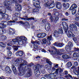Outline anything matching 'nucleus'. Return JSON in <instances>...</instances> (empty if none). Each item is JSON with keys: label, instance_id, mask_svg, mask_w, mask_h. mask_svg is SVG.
Segmentation results:
<instances>
[{"label": "nucleus", "instance_id": "nucleus-1", "mask_svg": "<svg viewBox=\"0 0 79 79\" xmlns=\"http://www.w3.org/2000/svg\"><path fill=\"white\" fill-rule=\"evenodd\" d=\"M26 42H27V38L24 36H21L20 37H18L16 38L15 39H13L12 41L7 44V45L11 46L12 45H14L15 43H18L19 44L23 45Z\"/></svg>", "mask_w": 79, "mask_h": 79}, {"label": "nucleus", "instance_id": "nucleus-2", "mask_svg": "<svg viewBox=\"0 0 79 79\" xmlns=\"http://www.w3.org/2000/svg\"><path fill=\"white\" fill-rule=\"evenodd\" d=\"M73 47V43L71 42H69L68 46L65 47V50L68 52H69L71 51V47Z\"/></svg>", "mask_w": 79, "mask_h": 79}, {"label": "nucleus", "instance_id": "nucleus-3", "mask_svg": "<svg viewBox=\"0 0 79 79\" xmlns=\"http://www.w3.org/2000/svg\"><path fill=\"white\" fill-rule=\"evenodd\" d=\"M33 5L34 6L38 8H41L40 6V2L39 0H33Z\"/></svg>", "mask_w": 79, "mask_h": 79}, {"label": "nucleus", "instance_id": "nucleus-4", "mask_svg": "<svg viewBox=\"0 0 79 79\" xmlns=\"http://www.w3.org/2000/svg\"><path fill=\"white\" fill-rule=\"evenodd\" d=\"M9 15L6 14L0 13V19L5 18L6 21L10 20Z\"/></svg>", "mask_w": 79, "mask_h": 79}, {"label": "nucleus", "instance_id": "nucleus-5", "mask_svg": "<svg viewBox=\"0 0 79 79\" xmlns=\"http://www.w3.org/2000/svg\"><path fill=\"white\" fill-rule=\"evenodd\" d=\"M69 28L71 31L73 30V31H76V32H77L78 31V29H77V26L73 23L70 24Z\"/></svg>", "mask_w": 79, "mask_h": 79}, {"label": "nucleus", "instance_id": "nucleus-6", "mask_svg": "<svg viewBox=\"0 0 79 79\" xmlns=\"http://www.w3.org/2000/svg\"><path fill=\"white\" fill-rule=\"evenodd\" d=\"M35 69L34 71V74L36 77H38L40 76V70L39 69V67H37V66H35Z\"/></svg>", "mask_w": 79, "mask_h": 79}, {"label": "nucleus", "instance_id": "nucleus-7", "mask_svg": "<svg viewBox=\"0 0 79 79\" xmlns=\"http://www.w3.org/2000/svg\"><path fill=\"white\" fill-rule=\"evenodd\" d=\"M45 6L48 7V8H53L55 7V3L53 1L52 2L51 4H48L47 3H46L45 4Z\"/></svg>", "mask_w": 79, "mask_h": 79}, {"label": "nucleus", "instance_id": "nucleus-8", "mask_svg": "<svg viewBox=\"0 0 79 79\" xmlns=\"http://www.w3.org/2000/svg\"><path fill=\"white\" fill-rule=\"evenodd\" d=\"M8 25V22L6 21H2L0 23V27L1 28H5L6 26Z\"/></svg>", "mask_w": 79, "mask_h": 79}, {"label": "nucleus", "instance_id": "nucleus-9", "mask_svg": "<svg viewBox=\"0 0 79 79\" xmlns=\"http://www.w3.org/2000/svg\"><path fill=\"white\" fill-rule=\"evenodd\" d=\"M52 48L53 49V50H52L51 52V54H57L59 52V50H57L55 47L52 46Z\"/></svg>", "mask_w": 79, "mask_h": 79}, {"label": "nucleus", "instance_id": "nucleus-10", "mask_svg": "<svg viewBox=\"0 0 79 79\" xmlns=\"http://www.w3.org/2000/svg\"><path fill=\"white\" fill-rule=\"evenodd\" d=\"M31 43L33 44H34L33 47L34 48H38V46L37 44L40 45V41H31Z\"/></svg>", "mask_w": 79, "mask_h": 79}, {"label": "nucleus", "instance_id": "nucleus-11", "mask_svg": "<svg viewBox=\"0 0 79 79\" xmlns=\"http://www.w3.org/2000/svg\"><path fill=\"white\" fill-rule=\"evenodd\" d=\"M56 8H58V9H59V10L62 8V5L60 2H56Z\"/></svg>", "mask_w": 79, "mask_h": 79}, {"label": "nucleus", "instance_id": "nucleus-12", "mask_svg": "<svg viewBox=\"0 0 79 79\" xmlns=\"http://www.w3.org/2000/svg\"><path fill=\"white\" fill-rule=\"evenodd\" d=\"M67 35L68 37H69V38H71V37H75V35L74 34H73V33L70 31V30H69L68 31V33L67 34Z\"/></svg>", "mask_w": 79, "mask_h": 79}, {"label": "nucleus", "instance_id": "nucleus-13", "mask_svg": "<svg viewBox=\"0 0 79 79\" xmlns=\"http://www.w3.org/2000/svg\"><path fill=\"white\" fill-rule=\"evenodd\" d=\"M77 5L75 3H73L72 4L71 6L70 7V8H69V11H71L72 9H75L76 8H77Z\"/></svg>", "mask_w": 79, "mask_h": 79}, {"label": "nucleus", "instance_id": "nucleus-14", "mask_svg": "<svg viewBox=\"0 0 79 79\" xmlns=\"http://www.w3.org/2000/svg\"><path fill=\"white\" fill-rule=\"evenodd\" d=\"M50 24L49 23H47L45 25V28L46 31H48L50 29Z\"/></svg>", "mask_w": 79, "mask_h": 79}, {"label": "nucleus", "instance_id": "nucleus-15", "mask_svg": "<svg viewBox=\"0 0 79 79\" xmlns=\"http://www.w3.org/2000/svg\"><path fill=\"white\" fill-rule=\"evenodd\" d=\"M59 33L57 31H55L54 32V37H58V35H59Z\"/></svg>", "mask_w": 79, "mask_h": 79}, {"label": "nucleus", "instance_id": "nucleus-16", "mask_svg": "<svg viewBox=\"0 0 79 79\" xmlns=\"http://www.w3.org/2000/svg\"><path fill=\"white\" fill-rule=\"evenodd\" d=\"M62 24L64 29L65 28V27H66L67 28H68V24H67V23L65 22H62Z\"/></svg>", "mask_w": 79, "mask_h": 79}, {"label": "nucleus", "instance_id": "nucleus-17", "mask_svg": "<svg viewBox=\"0 0 79 79\" xmlns=\"http://www.w3.org/2000/svg\"><path fill=\"white\" fill-rule=\"evenodd\" d=\"M16 55L18 56H22L23 55V52L22 51H18L16 53Z\"/></svg>", "mask_w": 79, "mask_h": 79}, {"label": "nucleus", "instance_id": "nucleus-18", "mask_svg": "<svg viewBox=\"0 0 79 79\" xmlns=\"http://www.w3.org/2000/svg\"><path fill=\"white\" fill-rule=\"evenodd\" d=\"M11 68L13 71V72L14 73H16V67H15V65H12Z\"/></svg>", "mask_w": 79, "mask_h": 79}, {"label": "nucleus", "instance_id": "nucleus-19", "mask_svg": "<svg viewBox=\"0 0 79 79\" xmlns=\"http://www.w3.org/2000/svg\"><path fill=\"white\" fill-rule=\"evenodd\" d=\"M73 56L74 58H77L79 56V54L77 52H74L73 54Z\"/></svg>", "mask_w": 79, "mask_h": 79}, {"label": "nucleus", "instance_id": "nucleus-20", "mask_svg": "<svg viewBox=\"0 0 79 79\" xmlns=\"http://www.w3.org/2000/svg\"><path fill=\"white\" fill-rule=\"evenodd\" d=\"M46 35H47V34L45 33H43L41 34L40 36L39 37V38H44Z\"/></svg>", "mask_w": 79, "mask_h": 79}, {"label": "nucleus", "instance_id": "nucleus-21", "mask_svg": "<svg viewBox=\"0 0 79 79\" xmlns=\"http://www.w3.org/2000/svg\"><path fill=\"white\" fill-rule=\"evenodd\" d=\"M31 75L32 72H31V71H30V72L27 73V74H26V76H27V77H30Z\"/></svg>", "mask_w": 79, "mask_h": 79}, {"label": "nucleus", "instance_id": "nucleus-22", "mask_svg": "<svg viewBox=\"0 0 79 79\" xmlns=\"http://www.w3.org/2000/svg\"><path fill=\"white\" fill-rule=\"evenodd\" d=\"M66 64L68 68H70L72 66V63L71 62H68Z\"/></svg>", "mask_w": 79, "mask_h": 79}, {"label": "nucleus", "instance_id": "nucleus-23", "mask_svg": "<svg viewBox=\"0 0 79 79\" xmlns=\"http://www.w3.org/2000/svg\"><path fill=\"white\" fill-rule=\"evenodd\" d=\"M5 70L6 71H7V72L8 73V72H9V71H10L11 70H10V67H9L8 66H7L6 67Z\"/></svg>", "mask_w": 79, "mask_h": 79}, {"label": "nucleus", "instance_id": "nucleus-24", "mask_svg": "<svg viewBox=\"0 0 79 79\" xmlns=\"http://www.w3.org/2000/svg\"><path fill=\"white\" fill-rule=\"evenodd\" d=\"M45 68L49 71H50L51 70V67L49 66L48 64H46L45 65Z\"/></svg>", "mask_w": 79, "mask_h": 79}, {"label": "nucleus", "instance_id": "nucleus-25", "mask_svg": "<svg viewBox=\"0 0 79 79\" xmlns=\"http://www.w3.org/2000/svg\"><path fill=\"white\" fill-rule=\"evenodd\" d=\"M57 32L59 34H63V31L62 29L61 28H59L58 29V31H57Z\"/></svg>", "mask_w": 79, "mask_h": 79}, {"label": "nucleus", "instance_id": "nucleus-26", "mask_svg": "<svg viewBox=\"0 0 79 79\" xmlns=\"http://www.w3.org/2000/svg\"><path fill=\"white\" fill-rule=\"evenodd\" d=\"M15 5L16 6H17V8L18 10H19V11H20V10H21V9H22V7H21V6L20 5H17L16 4H15Z\"/></svg>", "mask_w": 79, "mask_h": 79}, {"label": "nucleus", "instance_id": "nucleus-27", "mask_svg": "<svg viewBox=\"0 0 79 79\" xmlns=\"http://www.w3.org/2000/svg\"><path fill=\"white\" fill-rule=\"evenodd\" d=\"M0 46L2 47H3V48H4V47H6V44L3 43L1 42L0 43Z\"/></svg>", "mask_w": 79, "mask_h": 79}, {"label": "nucleus", "instance_id": "nucleus-28", "mask_svg": "<svg viewBox=\"0 0 79 79\" xmlns=\"http://www.w3.org/2000/svg\"><path fill=\"white\" fill-rule=\"evenodd\" d=\"M74 67H72L71 68L72 69H73L74 68V67H76V66H78V63L77 62H75L74 63Z\"/></svg>", "mask_w": 79, "mask_h": 79}, {"label": "nucleus", "instance_id": "nucleus-29", "mask_svg": "<svg viewBox=\"0 0 79 79\" xmlns=\"http://www.w3.org/2000/svg\"><path fill=\"white\" fill-rule=\"evenodd\" d=\"M68 54H64L62 56V57L64 59H67V58H68Z\"/></svg>", "mask_w": 79, "mask_h": 79}, {"label": "nucleus", "instance_id": "nucleus-30", "mask_svg": "<svg viewBox=\"0 0 79 79\" xmlns=\"http://www.w3.org/2000/svg\"><path fill=\"white\" fill-rule=\"evenodd\" d=\"M71 10L72 15H75L76 13V9H72Z\"/></svg>", "mask_w": 79, "mask_h": 79}, {"label": "nucleus", "instance_id": "nucleus-31", "mask_svg": "<svg viewBox=\"0 0 79 79\" xmlns=\"http://www.w3.org/2000/svg\"><path fill=\"white\" fill-rule=\"evenodd\" d=\"M39 10L38 9H35L33 10V13H39Z\"/></svg>", "mask_w": 79, "mask_h": 79}, {"label": "nucleus", "instance_id": "nucleus-32", "mask_svg": "<svg viewBox=\"0 0 79 79\" xmlns=\"http://www.w3.org/2000/svg\"><path fill=\"white\" fill-rule=\"evenodd\" d=\"M9 3H10V2H9V1H7L6 2H4V6H8V5H9Z\"/></svg>", "mask_w": 79, "mask_h": 79}, {"label": "nucleus", "instance_id": "nucleus-33", "mask_svg": "<svg viewBox=\"0 0 79 79\" xmlns=\"http://www.w3.org/2000/svg\"><path fill=\"white\" fill-rule=\"evenodd\" d=\"M7 55L9 56H11V55L12 54V53L10 51H8L7 52Z\"/></svg>", "mask_w": 79, "mask_h": 79}, {"label": "nucleus", "instance_id": "nucleus-34", "mask_svg": "<svg viewBox=\"0 0 79 79\" xmlns=\"http://www.w3.org/2000/svg\"><path fill=\"white\" fill-rule=\"evenodd\" d=\"M12 20L13 21H18V17L14 16L12 18Z\"/></svg>", "mask_w": 79, "mask_h": 79}, {"label": "nucleus", "instance_id": "nucleus-35", "mask_svg": "<svg viewBox=\"0 0 79 79\" xmlns=\"http://www.w3.org/2000/svg\"><path fill=\"white\" fill-rule=\"evenodd\" d=\"M53 76H54V73L49 74V79H53Z\"/></svg>", "mask_w": 79, "mask_h": 79}, {"label": "nucleus", "instance_id": "nucleus-36", "mask_svg": "<svg viewBox=\"0 0 79 79\" xmlns=\"http://www.w3.org/2000/svg\"><path fill=\"white\" fill-rule=\"evenodd\" d=\"M53 39V38H52V35L49 36H48L47 38V40H48L49 41H50V40H52Z\"/></svg>", "mask_w": 79, "mask_h": 79}, {"label": "nucleus", "instance_id": "nucleus-37", "mask_svg": "<svg viewBox=\"0 0 79 79\" xmlns=\"http://www.w3.org/2000/svg\"><path fill=\"white\" fill-rule=\"evenodd\" d=\"M46 62L47 63H48L50 65H52V62L50 61L49 60H48V59H46Z\"/></svg>", "mask_w": 79, "mask_h": 79}, {"label": "nucleus", "instance_id": "nucleus-38", "mask_svg": "<svg viewBox=\"0 0 79 79\" xmlns=\"http://www.w3.org/2000/svg\"><path fill=\"white\" fill-rule=\"evenodd\" d=\"M29 20H34V21H35V19H34V17L27 18V21H29Z\"/></svg>", "mask_w": 79, "mask_h": 79}, {"label": "nucleus", "instance_id": "nucleus-39", "mask_svg": "<svg viewBox=\"0 0 79 79\" xmlns=\"http://www.w3.org/2000/svg\"><path fill=\"white\" fill-rule=\"evenodd\" d=\"M69 7V4L68 3H67L66 4L65 6V8L66 9H67V8H68Z\"/></svg>", "mask_w": 79, "mask_h": 79}, {"label": "nucleus", "instance_id": "nucleus-40", "mask_svg": "<svg viewBox=\"0 0 79 79\" xmlns=\"http://www.w3.org/2000/svg\"><path fill=\"white\" fill-rule=\"evenodd\" d=\"M13 48L15 51L18 50V47L16 46H13Z\"/></svg>", "mask_w": 79, "mask_h": 79}, {"label": "nucleus", "instance_id": "nucleus-41", "mask_svg": "<svg viewBox=\"0 0 79 79\" xmlns=\"http://www.w3.org/2000/svg\"><path fill=\"white\" fill-rule=\"evenodd\" d=\"M13 31H15V30L12 29V28H10L9 29V32L10 34H11Z\"/></svg>", "mask_w": 79, "mask_h": 79}, {"label": "nucleus", "instance_id": "nucleus-42", "mask_svg": "<svg viewBox=\"0 0 79 79\" xmlns=\"http://www.w3.org/2000/svg\"><path fill=\"white\" fill-rule=\"evenodd\" d=\"M42 42L44 44H46L47 43V39L44 38L42 40Z\"/></svg>", "mask_w": 79, "mask_h": 79}, {"label": "nucleus", "instance_id": "nucleus-43", "mask_svg": "<svg viewBox=\"0 0 79 79\" xmlns=\"http://www.w3.org/2000/svg\"><path fill=\"white\" fill-rule=\"evenodd\" d=\"M63 45H64V44H61V43H59L58 47H62L63 46Z\"/></svg>", "mask_w": 79, "mask_h": 79}, {"label": "nucleus", "instance_id": "nucleus-44", "mask_svg": "<svg viewBox=\"0 0 79 79\" xmlns=\"http://www.w3.org/2000/svg\"><path fill=\"white\" fill-rule=\"evenodd\" d=\"M15 16H16L17 18H18V17L19 18L20 17L21 15H19V14H18V13H15Z\"/></svg>", "mask_w": 79, "mask_h": 79}, {"label": "nucleus", "instance_id": "nucleus-45", "mask_svg": "<svg viewBox=\"0 0 79 79\" xmlns=\"http://www.w3.org/2000/svg\"><path fill=\"white\" fill-rule=\"evenodd\" d=\"M11 2L12 3H17V1L16 0H11Z\"/></svg>", "mask_w": 79, "mask_h": 79}, {"label": "nucleus", "instance_id": "nucleus-46", "mask_svg": "<svg viewBox=\"0 0 79 79\" xmlns=\"http://www.w3.org/2000/svg\"><path fill=\"white\" fill-rule=\"evenodd\" d=\"M21 19L22 21H27V18H22Z\"/></svg>", "mask_w": 79, "mask_h": 79}, {"label": "nucleus", "instance_id": "nucleus-47", "mask_svg": "<svg viewBox=\"0 0 79 79\" xmlns=\"http://www.w3.org/2000/svg\"><path fill=\"white\" fill-rule=\"evenodd\" d=\"M58 71H59V68L57 69L56 70V75H60L59 74H58Z\"/></svg>", "mask_w": 79, "mask_h": 79}, {"label": "nucleus", "instance_id": "nucleus-48", "mask_svg": "<svg viewBox=\"0 0 79 79\" xmlns=\"http://www.w3.org/2000/svg\"><path fill=\"white\" fill-rule=\"evenodd\" d=\"M59 75H58V76H56L55 75L53 77V78H52V79H58V77H59Z\"/></svg>", "mask_w": 79, "mask_h": 79}, {"label": "nucleus", "instance_id": "nucleus-49", "mask_svg": "<svg viewBox=\"0 0 79 79\" xmlns=\"http://www.w3.org/2000/svg\"><path fill=\"white\" fill-rule=\"evenodd\" d=\"M59 44V43H58L57 42H56L54 43L53 45L56 47H58Z\"/></svg>", "mask_w": 79, "mask_h": 79}, {"label": "nucleus", "instance_id": "nucleus-50", "mask_svg": "<svg viewBox=\"0 0 79 79\" xmlns=\"http://www.w3.org/2000/svg\"><path fill=\"white\" fill-rule=\"evenodd\" d=\"M74 51L75 52H78L79 51V48H78L75 47L74 48Z\"/></svg>", "mask_w": 79, "mask_h": 79}, {"label": "nucleus", "instance_id": "nucleus-51", "mask_svg": "<svg viewBox=\"0 0 79 79\" xmlns=\"http://www.w3.org/2000/svg\"><path fill=\"white\" fill-rule=\"evenodd\" d=\"M2 13H3V14H5V13H6V9H4L2 11Z\"/></svg>", "mask_w": 79, "mask_h": 79}, {"label": "nucleus", "instance_id": "nucleus-52", "mask_svg": "<svg viewBox=\"0 0 79 79\" xmlns=\"http://www.w3.org/2000/svg\"><path fill=\"white\" fill-rule=\"evenodd\" d=\"M7 10H11V7H10V6L9 5L7 6Z\"/></svg>", "mask_w": 79, "mask_h": 79}, {"label": "nucleus", "instance_id": "nucleus-53", "mask_svg": "<svg viewBox=\"0 0 79 79\" xmlns=\"http://www.w3.org/2000/svg\"><path fill=\"white\" fill-rule=\"evenodd\" d=\"M45 77L46 78L50 79V74H48L45 75Z\"/></svg>", "mask_w": 79, "mask_h": 79}, {"label": "nucleus", "instance_id": "nucleus-54", "mask_svg": "<svg viewBox=\"0 0 79 79\" xmlns=\"http://www.w3.org/2000/svg\"><path fill=\"white\" fill-rule=\"evenodd\" d=\"M41 72L42 73H43V74H44V73H45V68L42 69V70H41Z\"/></svg>", "mask_w": 79, "mask_h": 79}, {"label": "nucleus", "instance_id": "nucleus-55", "mask_svg": "<svg viewBox=\"0 0 79 79\" xmlns=\"http://www.w3.org/2000/svg\"><path fill=\"white\" fill-rule=\"evenodd\" d=\"M69 77L70 78H71V79H73V77H72V76H71V75H70V74H69L68 75L65 76V77H66V78H67V77Z\"/></svg>", "mask_w": 79, "mask_h": 79}, {"label": "nucleus", "instance_id": "nucleus-56", "mask_svg": "<svg viewBox=\"0 0 79 79\" xmlns=\"http://www.w3.org/2000/svg\"><path fill=\"white\" fill-rule=\"evenodd\" d=\"M15 62H16L17 64H19V59H17L15 60Z\"/></svg>", "mask_w": 79, "mask_h": 79}, {"label": "nucleus", "instance_id": "nucleus-57", "mask_svg": "<svg viewBox=\"0 0 79 79\" xmlns=\"http://www.w3.org/2000/svg\"><path fill=\"white\" fill-rule=\"evenodd\" d=\"M62 21H68V19H66L65 18H63L62 19Z\"/></svg>", "mask_w": 79, "mask_h": 79}, {"label": "nucleus", "instance_id": "nucleus-58", "mask_svg": "<svg viewBox=\"0 0 79 79\" xmlns=\"http://www.w3.org/2000/svg\"><path fill=\"white\" fill-rule=\"evenodd\" d=\"M2 38L3 39V40H5V39H6V37L5 35L2 36Z\"/></svg>", "mask_w": 79, "mask_h": 79}, {"label": "nucleus", "instance_id": "nucleus-59", "mask_svg": "<svg viewBox=\"0 0 79 79\" xmlns=\"http://www.w3.org/2000/svg\"><path fill=\"white\" fill-rule=\"evenodd\" d=\"M75 21H78V22H79V18L78 17H76L75 18Z\"/></svg>", "mask_w": 79, "mask_h": 79}, {"label": "nucleus", "instance_id": "nucleus-60", "mask_svg": "<svg viewBox=\"0 0 79 79\" xmlns=\"http://www.w3.org/2000/svg\"><path fill=\"white\" fill-rule=\"evenodd\" d=\"M65 15L66 16H68L69 15V13H68V12H66L65 13Z\"/></svg>", "mask_w": 79, "mask_h": 79}, {"label": "nucleus", "instance_id": "nucleus-61", "mask_svg": "<svg viewBox=\"0 0 79 79\" xmlns=\"http://www.w3.org/2000/svg\"><path fill=\"white\" fill-rule=\"evenodd\" d=\"M58 20V17H56L55 18V23H56L57 22V21Z\"/></svg>", "mask_w": 79, "mask_h": 79}, {"label": "nucleus", "instance_id": "nucleus-62", "mask_svg": "<svg viewBox=\"0 0 79 79\" xmlns=\"http://www.w3.org/2000/svg\"><path fill=\"white\" fill-rule=\"evenodd\" d=\"M74 23H75V24H76V25H77V26H78V27H79V23H77L76 22H74Z\"/></svg>", "mask_w": 79, "mask_h": 79}, {"label": "nucleus", "instance_id": "nucleus-63", "mask_svg": "<svg viewBox=\"0 0 79 79\" xmlns=\"http://www.w3.org/2000/svg\"><path fill=\"white\" fill-rule=\"evenodd\" d=\"M6 48H7V50H10L11 49V48L10 47H7Z\"/></svg>", "mask_w": 79, "mask_h": 79}, {"label": "nucleus", "instance_id": "nucleus-64", "mask_svg": "<svg viewBox=\"0 0 79 79\" xmlns=\"http://www.w3.org/2000/svg\"><path fill=\"white\" fill-rule=\"evenodd\" d=\"M75 16L76 18H79V14H77L75 15Z\"/></svg>", "mask_w": 79, "mask_h": 79}]
</instances>
